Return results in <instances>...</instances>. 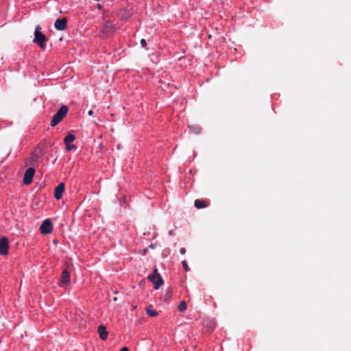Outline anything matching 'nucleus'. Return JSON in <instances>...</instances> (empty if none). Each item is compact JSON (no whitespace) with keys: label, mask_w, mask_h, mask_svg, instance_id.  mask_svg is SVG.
<instances>
[{"label":"nucleus","mask_w":351,"mask_h":351,"mask_svg":"<svg viewBox=\"0 0 351 351\" xmlns=\"http://www.w3.org/2000/svg\"><path fill=\"white\" fill-rule=\"evenodd\" d=\"M113 300H114V301H117V297H114V298H113Z\"/></svg>","instance_id":"obj_22"},{"label":"nucleus","mask_w":351,"mask_h":351,"mask_svg":"<svg viewBox=\"0 0 351 351\" xmlns=\"http://www.w3.org/2000/svg\"><path fill=\"white\" fill-rule=\"evenodd\" d=\"M120 351H130L127 347H123Z\"/></svg>","instance_id":"obj_20"},{"label":"nucleus","mask_w":351,"mask_h":351,"mask_svg":"<svg viewBox=\"0 0 351 351\" xmlns=\"http://www.w3.org/2000/svg\"><path fill=\"white\" fill-rule=\"evenodd\" d=\"M147 314L151 317H155L157 315V313L153 310L147 309Z\"/></svg>","instance_id":"obj_16"},{"label":"nucleus","mask_w":351,"mask_h":351,"mask_svg":"<svg viewBox=\"0 0 351 351\" xmlns=\"http://www.w3.org/2000/svg\"><path fill=\"white\" fill-rule=\"evenodd\" d=\"M189 129L192 132H193L195 134H198L200 132V129L196 126H190Z\"/></svg>","instance_id":"obj_15"},{"label":"nucleus","mask_w":351,"mask_h":351,"mask_svg":"<svg viewBox=\"0 0 351 351\" xmlns=\"http://www.w3.org/2000/svg\"><path fill=\"white\" fill-rule=\"evenodd\" d=\"M33 41L38 44L41 49H45L47 37L42 33L41 27L40 25H37L35 28L34 38Z\"/></svg>","instance_id":"obj_1"},{"label":"nucleus","mask_w":351,"mask_h":351,"mask_svg":"<svg viewBox=\"0 0 351 351\" xmlns=\"http://www.w3.org/2000/svg\"><path fill=\"white\" fill-rule=\"evenodd\" d=\"M182 266L184 267V269L187 271H189V266L186 262V261H183L182 262Z\"/></svg>","instance_id":"obj_17"},{"label":"nucleus","mask_w":351,"mask_h":351,"mask_svg":"<svg viewBox=\"0 0 351 351\" xmlns=\"http://www.w3.org/2000/svg\"><path fill=\"white\" fill-rule=\"evenodd\" d=\"M66 18L58 19L55 21L54 27L57 30L63 31L66 28Z\"/></svg>","instance_id":"obj_9"},{"label":"nucleus","mask_w":351,"mask_h":351,"mask_svg":"<svg viewBox=\"0 0 351 351\" xmlns=\"http://www.w3.org/2000/svg\"><path fill=\"white\" fill-rule=\"evenodd\" d=\"M195 206L197 208H203L207 206V204L202 199H197L195 201Z\"/></svg>","instance_id":"obj_13"},{"label":"nucleus","mask_w":351,"mask_h":351,"mask_svg":"<svg viewBox=\"0 0 351 351\" xmlns=\"http://www.w3.org/2000/svg\"><path fill=\"white\" fill-rule=\"evenodd\" d=\"M98 333L99 335V337L102 340H106L108 339V332L106 330V327L104 325H100L98 327Z\"/></svg>","instance_id":"obj_12"},{"label":"nucleus","mask_w":351,"mask_h":351,"mask_svg":"<svg viewBox=\"0 0 351 351\" xmlns=\"http://www.w3.org/2000/svg\"><path fill=\"white\" fill-rule=\"evenodd\" d=\"M69 283H70V274L68 272V271L64 270V271H63V272L62 274L60 286L64 287L66 285H69Z\"/></svg>","instance_id":"obj_11"},{"label":"nucleus","mask_w":351,"mask_h":351,"mask_svg":"<svg viewBox=\"0 0 351 351\" xmlns=\"http://www.w3.org/2000/svg\"><path fill=\"white\" fill-rule=\"evenodd\" d=\"M88 115L90 116H92L93 114V111L92 110H90L88 112Z\"/></svg>","instance_id":"obj_21"},{"label":"nucleus","mask_w":351,"mask_h":351,"mask_svg":"<svg viewBox=\"0 0 351 351\" xmlns=\"http://www.w3.org/2000/svg\"><path fill=\"white\" fill-rule=\"evenodd\" d=\"M114 30L115 28L113 25L110 22H106L101 31V36L108 37L114 33Z\"/></svg>","instance_id":"obj_4"},{"label":"nucleus","mask_w":351,"mask_h":351,"mask_svg":"<svg viewBox=\"0 0 351 351\" xmlns=\"http://www.w3.org/2000/svg\"><path fill=\"white\" fill-rule=\"evenodd\" d=\"M40 230L41 233L44 234L51 233L53 230L51 221L49 219L44 220L40 227Z\"/></svg>","instance_id":"obj_5"},{"label":"nucleus","mask_w":351,"mask_h":351,"mask_svg":"<svg viewBox=\"0 0 351 351\" xmlns=\"http://www.w3.org/2000/svg\"><path fill=\"white\" fill-rule=\"evenodd\" d=\"M64 191V184L62 182V183L59 184L55 189V191H54L55 198L57 199H61Z\"/></svg>","instance_id":"obj_10"},{"label":"nucleus","mask_w":351,"mask_h":351,"mask_svg":"<svg viewBox=\"0 0 351 351\" xmlns=\"http://www.w3.org/2000/svg\"><path fill=\"white\" fill-rule=\"evenodd\" d=\"M185 252H186V250L183 247H182L180 250V252L182 254H185Z\"/></svg>","instance_id":"obj_19"},{"label":"nucleus","mask_w":351,"mask_h":351,"mask_svg":"<svg viewBox=\"0 0 351 351\" xmlns=\"http://www.w3.org/2000/svg\"><path fill=\"white\" fill-rule=\"evenodd\" d=\"M9 250V241L5 237H2L0 239V254L5 256L8 254Z\"/></svg>","instance_id":"obj_6"},{"label":"nucleus","mask_w":351,"mask_h":351,"mask_svg":"<svg viewBox=\"0 0 351 351\" xmlns=\"http://www.w3.org/2000/svg\"><path fill=\"white\" fill-rule=\"evenodd\" d=\"M75 136L73 134H69L64 138V143L66 145V149L67 151H71L72 149H76L75 145L72 144V143L75 140Z\"/></svg>","instance_id":"obj_8"},{"label":"nucleus","mask_w":351,"mask_h":351,"mask_svg":"<svg viewBox=\"0 0 351 351\" xmlns=\"http://www.w3.org/2000/svg\"><path fill=\"white\" fill-rule=\"evenodd\" d=\"M67 112L68 108L66 106H62L59 109V110L53 115L51 122V126H56L57 124H58L65 117Z\"/></svg>","instance_id":"obj_2"},{"label":"nucleus","mask_w":351,"mask_h":351,"mask_svg":"<svg viewBox=\"0 0 351 351\" xmlns=\"http://www.w3.org/2000/svg\"><path fill=\"white\" fill-rule=\"evenodd\" d=\"M148 279L154 284V289H158L164 282L161 276L158 274V269H155L152 274L148 276Z\"/></svg>","instance_id":"obj_3"},{"label":"nucleus","mask_w":351,"mask_h":351,"mask_svg":"<svg viewBox=\"0 0 351 351\" xmlns=\"http://www.w3.org/2000/svg\"><path fill=\"white\" fill-rule=\"evenodd\" d=\"M178 309L181 312L184 311L186 309V303L184 302H182L178 306Z\"/></svg>","instance_id":"obj_14"},{"label":"nucleus","mask_w":351,"mask_h":351,"mask_svg":"<svg viewBox=\"0 0 351 351\" xmlns=\"http://www.w3.org/2000/svg\"><path fill=\"white\" fill-rule=\"evenodd\" d=\"M141 45L143 47H146V45H147V43H146V40L143 38L141 40Z\"/></svg>","instance_id":"obj_18"},{"label":"nucleus","mask_w":351,"mask_h":351,"mask_svg":"<svg viewBox=\"0 0 351 351\" xmlns=\"http://www.w3.org/2000/svg\"><path fill=\"white\" fill-rule=\"evenodd\" d=\"M34 173V169L32 167H29L26 170L23 178V182L25 184H29L32 182Z\"/></svg>","instance_id":"obj_7"}]
</instances>
